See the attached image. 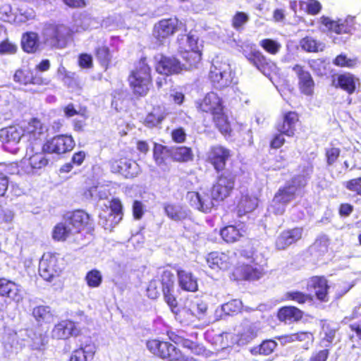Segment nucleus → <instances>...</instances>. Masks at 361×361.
Instances as JSON below:
<instances>
[{
	"label": "nucleus",
	"instance_id": "nucleus-1",
	"mask_svg": "<svg viewBox=\"0 0 361 361\" xmlns=\"http://www.w3.org/2000/svg\"><path fill=\"white\" fill-rule=\"evenodd\" d=\"M174 275L171 270L164 269L161 272L159 277L149 281L146 288V294L149 298L156 300L162 293L164 301L171 310L174 314H177L176 309L178 303L174 295Z\"/></svg>",
	"mask_w": 361,
	"mask_h": 361
},
{
	"label": "nucleus",
	"instance_id": "nucleus-2",
	"mask_svg": "<svg viewBox=\"0 0 361 361\" xmlns=\"http://www.w3.org/2000/svg\"><path fill=\"white\" fill-rule=\"evenodd\" d=\"M127 80L135 97H144L148 94L153 85V77L147 56H142L135 62Z\"/></svg>",
	"mask_w": 361,
	"mask_h": 361
},
{
	"label": "nucleus",
	"instance_id": "nucleus-3",
	"mask_svg": "<svg viewBox=\"0 0 361 361\" xmlns=\"http://www.w3.org/2000/svg\"><path fill=\"white\" fill-rule=\"evenodd\" d=\"M178 54L183 61L184 69L197 68L202 59V46L191 32L178 39Z\"/></svg>",
	"mask_w": 361,
	"mask_h": 361
},
{
	"label": "nucleus",
	"instance_id": "nucleus-4",
	"mask_svg": "<svg viewBox=\"0 0 361 361\" xmlns=\"http://www.w3.org/2000/svg\"><path fill=\"white\" fill-rule=\"evenodd\" d=\"M148 352L163 361H189V357L171 341L160 338H149L145 341Z\"/></svg>",
	"mask_w": 361,
	"mask_h": 361
},
{
	"label": "nucleus",
	"instance_id": "nucleus-5",
	"mask_svg": "<svg viewBox=\"0 0 361 361\" xmlns=\"http://www.w3.org/2000/svg\"><path fill=\"white\" fill-rule=\"evenodd\" d=\"M179 30V20L176 17L163 18L157 22L152 31V42L159 48L164 45L166 39Z\"/></svg>",
	"mask_w": 361,
	"mask_h": 361
},
{
	"label": "nucleus",
	"instance_id": "nucleus-6",
	"mask_svg": "<svg viewBox=\"0 0 361 361\" xmlns=\"http://www.w3.org/2000/svg\"><path fill=\"white\" fill-rule=\"evenodd\" d=\"M235 180L236 175L231 171H226L218 173L209 194L212 202L214 203V202L224 201L229 197L235 188Z\"/></svg>",
	"mask_w": 361,
	"mask_h": 361
},
{
	"label": "nucleus",
	"instance_id": "nucleus-7",
	"mask_svg": "<svg viewBox=\"0 0 361 361\" xmlns=\"http://www.w3.org/2000/svg\"><path fill=\"white\" fill-rule=\"evenodd\" d=\"M64 269L63 258L60 254L47 252L43 254L39 262V271L40 276L46 281H51L59 276Z\"/></svg>",
	"mask_w": 361,
	"mask_h": 361
},
{
	"label": "nucleus",
	"instance_id": "nucleus-8",
	"mask_svg": "<svg viewBox=\"0 0 361 361\" xmlns=\"http://www.w3.org/2000/svg\"><path fill=\"white\" fill-rule=\"evenodd\" d=\"M232 155V151L228 147L220 144L214 145L207 152L204 161L216 173H221L226 171L227 162Z\"/></svg>",
	"mask_w": 361,
	"mask_h": 361
},
{
	"label": "nucleus",
	"instance_id": "nucleus-9",
	"mask_svg": "<svg viewBox=\"0 0 361 361\" xmlns=\"http://www.w3.org/2000/svg\"><path fill=\"white\" fill-rule=\"evenodd\" d=\"M307 183L300 176H293L274 194L273 200L277 204L286 205L295 199L298 190L305 187Z\"/></svg>",
	"mask_w": 361,
	"mask_h": 361
},
{
	"label": "nucleus",
	"instance_id": "nucleus-10",
	"mask_svg": "<svg viewBox=\"0 0 361 361\" xmlns=\"http://www.w3.org/2000/svg\"><path fill=\"white\" fill-rule=\"evenodd\" d=\"M75 145V140L71 135L61 134L47 140L42 144V149L47 154H62L72 151Z\"/></svg>",
	"mask_w": 361,
	"mask_h": 361
},
{
	"label": "nucleus",
	"instance_id": "nucleus-11",
	"mask_svg": "<svg viewBox=\"0 0 361 361\" xmlns=\"http://www.w3.org/2000/svg\"><path fill=\"white\" fill-rule=\"evenodd\" d=\"M67 27L63 25L49 23L43 29L44 43L51 48L62 49L67 44Z\"/></svg>",
	"mask_w": 361,
	"mask_h": 361
},
{
	"label": "nucleus",
	"instance_id": "nucleus-12",
	"mask_svg": "<svg viewBox=\"0 0 361 361\" xmlns=\"http://www.w3.org/2000/svg\"><path fill=\"white\" fill-rule=\"evenodd\" d=\"M319 23L327 29L328 32L337 35H351L355 30V18L351 16L336 20L322 16L319 18Z\"/></svg>",
	"mask_w": 361,
	"mask_h": 361
},
{
	"label": "nucleus",
	"instance_id": "nucleus-13",
	"mask_svg": "<svg viewBox=\"0 0 361 361\" xmlns=\"http://www.w3.org/2000/svg\"><path fill=\"white\" fill-rule=\"evenodd\" d=\"M63 220H66V224L70 225L75 234L80 233L85 228H88L90 232L94 231V228L91 226L90 216L82 209H75L67 213L64 216Z\"/></svg>",
	"mask_w": 361,
	"mask_h": 361
},
{
	"label": "nucleus",
	"instance_id": "nucleus-14",
	"mask_svg": "<svg viewBox=\"0 0 361 361\" xmlns=\"http://www.w3.org/2000/svg\"><path fill=\"white\" fill-rule=\"evenodd\" d=\"M156 71L166 76L178 75L184 70V65L174 56L161 54L155 63Z\"/></svg>",
	"mask_w": 361,
	"mask_h": 361
},
{
	"label": "nucleus",
	"instance_id": "nucleus-15",
	"mask_svg": "<svg viewBox=\"0 0 361 361\" xmlns=\"http://www.w3.org/2000/svg\"><path fill=\"white\" fill-rule=\"evenodd\" d=\"M198 112L214 115L223 109H225L223 99L214 92H209L196 102Z\"/></svg>",
	"mask_w": 361,
	"mask_h": 361
},
{
	"label": "nucleus",
	"instance_id": "nucleus-16",
	"mask_svg": "<svg viewBox=\"0 0 361 361\" xmlns=\"http://www.w3.org/2000/svg\"><path fill=\"white\" fill-rule=\"evenodd\" d=\"M292 70L298 78V87L300 92L306 96H312L314 92L315 82L311 73L300 64H295Z\"/></svg>",
	"mask_w": 361,
	"mask_h": 361
},
{
	"label": "nucleus",
	"instance_id": "nucleus-17",
	"mask_svg": "<svg viewBox=\"0 0 361 361\" xmlns=\"http://www.w3.org/2000/svg\"><path fill=\"white\" fill-rule=\"evenodd\" d=\"M23 135L20 127L10 126L0 130V140L4 145L5 150L11 153H16L19 148L17 145Z\"/></svg>",
	"mask_w": 361,
	"mask_h": 361
},
{
	"label": "nucleus",
	"instance_id": "nucleus-18",
	"mask_svg": "<svg viewBox=\"0 0 361 361\" xmlns=\"http://www.w3.org/2000/svg\"><path fill=\"white\" fill-rule=\"evenodd\" d=\"M81 333L75 322L65 319L56 324L51 330V337L56 340H66L72 336H78Z\"/></svg>",
	"mask_w": 361,
	"mask_h": 361
},
{
	"label": "nucleus",
	"instance_id": "nucleus-19",
	"mask_svg": "<svg viewBox=\"0 0 361 361\" xmlns=\"http://www.w3.org/2000/svg\"><path fill=\"white\" fill-rule=\"evenodd\" d=\"M303 228L295 226L281 231L275 240V247L277 250H283L290 245L296 243L302 238Z\"/></svg>",
	"mask_w": 361,
	"mask_h": 361
},
{
	"label": "nucleus",
	"instance_id": "nucleus-20",
	"mask_svg": "<svg viewBox=\"0 0 361 361\" xmlns=\"http://www.w3.org/2000/svg\"><path fill=\"white\" fill-rule=\"evenodd\" d=\"M186 200L192 207L204 213L210 212L215 206L212 198H210L209 193L207 192L200 193L196 191H189L186 194Z\"/></svg>",
	"mask_w": 361,
	"mask_h": 361
},
{
	"label": "nucleus",
	"instance_id": "nucleus-21",
	"mask_svg": "<svg viewBox=\"0 0 361 361\" xmlns=\"http://www.w3.org/2000/svg\"><path fill=\"white\" fill-rule=\"evenodd\" d=\"M206 262L209 267L214 270H227L233 264L230 252L212 251L206 256Z\"/></svg>",
	"mask_w": 361,
	"mask_h": 361
},
{
	"label": "nucleus",
	"instance_id": "nucleus-22",
	"mask_svg": "<svg viewBox=\"0 0 361 361\" xmlns=\"http://www.w3.org/2000/svg\"><path fill=\"white\" fill-rule=\"evenodd\" d=\"M307 288L314 290V296L321 302H326L329 300V290L330 286L324 276H313L309 278Z\"/></svg>",
	"mask_w": 361,
	"mask_h": 361
},
{
	"label": "nucleus",
	"instance_id": "nucleus-23",
	"mask_svg": "<svg viewBox=\"0 0 361 361\" xmlns=\"http://www.w3.org/2000/svg\"><path fill=\"white\" fill-rule=\"evenodd\" d=\"M208 79L212 86L218 90L227 87L232 83L231 71L223 70L220 66L215 65L211 66Z\"/></svg>",
	"mask_w": 361,
	"mask_h": 361
},
{
	"label": "nucleus",
	"instance_id": "nucleus-24",
	"mask_svg": "<svg viewBox=\"0 0 361 361\" xmlns=\"http://www.w3.org/2000/svg\"><path fill=\"white\" fill-rule=\"evenodd\" d=\"M109 166L113 173L121 175L126 178L135 176L136 173L133 169L132 160L126 157L111 159L109 161Z\"/></svg>",
	"mask_w": 361,
	"mask_h": 361
},
{
	"label": "nucleus",
	"instance_id": "nucleus-25",
	"mask_svg": "<svg viewBox=\"0 0 361 361\" xmlns=\"http://www.w3.org/2000/svg\"><path fill=\"white\" fill-rule=\"evenodd\" d=\"M35 145H29L25 160L27 166L30 167L29 173H35L38 170L46 167L49 162V159L46 156V152L43 150L40 152H35Z\"/></svg>",
	"mask_w": 361,
	"mask_h": 361
},
{
	"label": "nucleus",
	"instance_id": "nucleus-26",
	"mask_svg": "<svg viewBox=\"0 0 361 361\" xmlns=\"http://www.w3.org/2000/svg\"><path fill=\"white\" fill-rule=\"evenodd\" d=\"M219 235L226 243H235L247 235V227L244 223L238 225L229 224L221 228Z\"/></svg>",
	"mask_w": 361,
	"mask_h": 361
},
{
	"label": "nucleus",
	"instance_id": "nucleus-27",
	"mask_svg": "<svg viewBox=\"0 0 361 361\" xmlns=\"http://www.w3.org/2000/svg\"><path fill=\"white\" fill-rule=\"evenodd\" d=\"M245 56L250 64L263 73L270 72L274 67L271 60L258 49L250 51Z\"/></svg>",
	"mask_w": 361,
	"mask_h": 361
},
{
	"label": "nucleus",
	"instance_id": "nucleus-28",
	"mask_svg": "<svg viewBox=\"0 0 361 361\" xmlns=\"http://www.w3.org/2000/svg\"><path fill=\"white\" fill-rule=\"evenodd\" d=\"M299 114L296 111H289L283 114L281 122L276 125V130L288 137H293L296 130L295 126L299 122Z\"/></svg>",
	"mask_w": 361,
	"mask_h": 361
},
{
	"label": "nucleus",
	"instance_id": "nucleus-29",
	"mask_svg": "<svg viewBox=\"0 0 361 361\" xmlns=\"http://www.w3.org/2000/svg\"><path fill=\"white\" fill-rule=\"evenodd\" d=\"M304 312L294 305L281 307L276 312V317L281 322L286 324L297 323L302 320Z\"/></svg>",
	"mask_w": 361,
	"mask_h": 361
},
{
	"label": "nucleus",
	"instance_id": "nucleus-30",
	"mask_svg": "<svg viewBox=\"0 0 361 361\" xmlns=\"http://www.w3.org/2000/svg\"><path fill=\"white\" fill-rule=\"evenodd\" d=\"M0 297L19 301L22 299L20 286L6 277H0Z\"/></svg>",
	"mask_w": 361,
	"mask_h": 361
},
{
	"label": "nucleus",
	"instance_id": "nucleus-31",
	"mask_svg": "<svg viewBox=\"0 0 361 361\" xmlns=\"http://www.w3.org/2000/svg\"><path fill=\"white\" fill-rule=\"evenodd\" d=\"M207 305L201 301L200 302L192 303L190 308H183L182 310H180L178 306H177L176 310L178 313L176 314V315L177 317L179 316L180 317H181V314L183 316H188L187 320L193 322L195 319L198 320L204 319L207 315ZM180 319L182 322L180 318Z\"/></svg>",
	"mask_w": 361,
	"mask_h": 361
},
{
	"label": "nucleus",
	"instance_id": "nucleus-32",
	"mask_svg": "<svg viewBox=\"0 0 361 361\" xmlns=\"http://www.w3.org/2000/svg\"><path fill=\"white\" fill-rule=\"evenodd\" d=\"M257 204L258 200L255 196L242 194L233 212L237 217H241L255 210Z\"/></svg>",
	"mask_w": 361,
	"mask_h": 361
},
{
	"label": "nucleus",
	"instance_id": "nucleus-33",
	"mask_svg": "<svg viewBox=\"0 0 361 361\" xmlns=\"http://www.w3.org/2000/svg\"><path fill=\"white\" fill-rule=\"evenodd\" d=\"M44 125L37 118H32L26 128V135L29 145L40 144L43 139Z\"/></svg>",
	"mask_w": 361,
	"mask_h": 361
},
{
	"label": "nucleus",
	"instance_id": "nucleus-34",
	"mask_svg": "<svg viewBox=\"0 0 361 361\" xmlns=\"http://www.w3.org/2000/svg\"><path fill=\"white\" fill-rule=\"evenodd\" d=\"M13 80L16 82L21 85H41L44 84V80L42 77L37 75L34 71L30 68H19L16 71Z\"/></svg>",
	"mask_w": 361,
	"mask_h": 361
},
{
	"label": "nucleus",
	"instance_id": "nucleus-35",
	"mask_svg": "<svg viewBox=\"0 0 361 361\" xmlns=\"http://www.w3.org/2000/svg\"><path fill=\"white\" fill-rule=\"evenodd\" d=\"M212 116V121L214 127L225 137H230L232 135V126L225 109H221Z\"/></svg>",
	"mask_w": 361,
	"mask_h": 361
},
{
	"label": "nucleus",
	"instance_id": "nucleus-36",
	"mask_svg": "<svg viewBox=\"0 0 361 361\" xmlns=\"http://www.w3.org/2000/svg\"><path fill=\"white\" fill-rule=\"evenodd\" d=\"M180 288L187 292L198 290L197 278L190 271L179 268L176 270Z\"/></svg>",
	"mask_w": 361,
	"mask_h": 361
},
{
	"label": "nucleus",
	"instance_id": "nucleus-37",
	"mask_svg": "<svg viewBox=\"0 0 361 361\" xmlns=\"http://www.w3.org/2000/svg\"><path fill=\"white\" fill-rule=\"evenodd\" d=\"M96 353V346L90 340L85 344L81 343L79 348L73 351L70 361H91Z\"/></svg>",
	"mask_w": 361,
	"mask_h": 361
},
{
	"label": "nucleus",
	"instance_id": "nucleus-38",
	"mask_svg": "<svg viewBox=\"0 0 361 361\" xmlns=\"http://www.w3.org/2000/svg\"><path fill=\"white\" fill-rule=\"evenodd\" d=\"M166 109L160 105L155 106L149 112L143 121V124L148 128H154L161 124L168 115Z\"/></svg>",
	"mask_w": 361,
	"mask_h": 361
},
{
	"label": "nucleus",
	"instance_id": "nucleus-39",
	"mask_svg": "<svg viewBox=\"0 0 361 361\" xmlns=\"http://www.w3.org/2000/svg\"><path fill=\"white\" fill-rule=\"evenodd\" d=\"M283 301L293 302L299 305H304L307 303H312L314 295L300 290H290L286 291L283 296Z\"/></svg>",
	"mask_w": 361,
	"mask_h": 361
},
{
	"label": "nucleus",
	"instance_id": "nucleus-40",
	"mask_svg": "<svg viewBox=\"0 0 361 361\" xmlns=\"http://www.w3.org/2000/svg\"><path fill=\"white\" fill-rule=\"evenodd\" d=\"M94 54L100 66L107 71L111 66L112 54L110 48L106 45H99L94 48Z\"/></svg>",
	"mask_w": 361,
	"mask_h": 361
},
{
	"label": "nucleus",
	"instance_id": "nucleus-41",
	"mask_svg": "<svg viewBox=\"0 0 361 361\" xmlns=\"http://www.w3.org/2000/svg\"><path fill=\"white\" fill-rule=\"evenodd\" d=\"M75 234L66 220L57 223L52 229L51 238L56 242H65L71 236Z\"/></svg>",
	"mask_w": 361,
	"mask_h": 361
},
{
	"label": "nucleus",
	"instance_id": "nucleus-42",
	"mask_svg": "<svg viewBox=\"0 0 361 361\" xmlns=\"http://www.w3.org/2000/svg\"><path fill=\"white\" fill-rule=\"evenodd\" d=\"M32 314L39 325L51 323L54 315L49 306L37 305L32 311Z\"/></svg>",
	"mask_w": 361,
	"mask_h": 361
},
{
	"label": "nucleus",
	"instance_id": "nucleus-43",
	"mask_svg": "<svg viewBox=\"0 0 361 361\" xmlns=\"http://www.w3.org/2000/svg\"><path fill=\"white\" fill-rule=\"evenodd\" d=\"M239 274L240 279L247 281L258 280L263 275V270L260 267H253L250 264H243L235 269Z\"/></svg>",
	"mask_w": 361,
	"mask_h": 361
},
{
	"label": "nucleus",
	"instance_id": "nucleus-44",
	"mask_svg": "<svg viewBox=\"0 0 361 361\" xmlns=\"http://www.w3.org/2000/svg\"><path fill=\"white\" fill-rule=\"evenodd\" d=\"M278 346L277 342L274 339H265L260 344L250 349V353L254 355L267 356L272 354Z\"/></svg>",
	"mask_w": 361,
	"mask_h": 361
},
{
	"label": "nucleus",
	"instance_id": "nucleus-45",
	"mask_svg": "<svg viewBox=\"0 0 361 361\" xmlns=\"http://www.w3.org/2000/svg\"><path fill=\"white\" fill-rule=\"evenodd\" d=\"M153 159L158 166L165 165L166 160L172 157V149L166 145L154 142L153 145Z\"/></svg>",
	"mask_w": 361,
	"mask_h": 361
},
{
	"label": "nucleus",
	"instance_id": "nucleus-46",
	"mask_svg": "<svg viewBox=\"0 0 361 361\" xmlns=\"http://www.w3.org/2000/svg\"><path fill=\"white\" fill-rule=\"evenodd\" d=\"M330 244V238L326 235L317 236L310 246L312 254L317 257L324 256L329 252Z\"/></svg>",
	"mask_w": 361,
	"mask_h": 361
},
{
	"label": "nucleus",
	"instance_id": "nucleus-47",
	"mask_svg": "<svg viewBox=\"0 0 361 361\" xmlns=\"http://www.w3.org/2000/svg\"><path fill=\"white\" fill-rule=\"evenodd\" d=\"M21 46L26 53H35L39 49L38 35L34 32H25L22 37Z\"/></svg>",
	"mask_w": 361,
	"mask_h": 361
},
{
	"label": "nucleus",
	"instance_id": "nucleus-48",
	"mask_svg": "<svg viewBox=\"0 0 361 361\" xmlns=\"http://www.w3.org/2000/svg\"><path fill=\"white\" fill-rule=\"evenodd\" d=\"M164 209L166 216L173 221H181L188 216L183 205L178 203H166Z\"/></svg>",
	"mask_w": 361,
	"mask_h": 361
},
{
	"label": "nucleus",
	"instance_id": "nucleus-49",
	"mask_svg": "<svg viewBox=\"0 0 361 361\" xmlns=\"http://www.w3.org/2000/svg\"><path fill=\"white\" fill-rule=\"evenodd\" d=\"M336 87H340L348 94H352L356 89L355 78L350 73H344L338 75L337 77Z\"/></svg>",
	"mask_w": 361,
	"mask_h": 361
},
{
	"label": "nucleus",
	"instance_id": "nucleus-50",
	"mask_svg": "<svg viewBox=\"0 0 361 361\" xmlns=\"http://www.w3.org/2000/svg\"><path fill=\"white\" fill-rule=\"evenodd\" d=\"M172 158L176 161L185 163L192 161L194 154L191 147L178 146L172 148Z\"/></svg>",
	"mask_w": 361,
	"mask_h": 361
},
{
	"label": "nucleus",
	"instance_id": "nucleus-51",
	"mask_svg": "<svg viewBox=\"0 0 361 361\" xmlns=\"http://www.w3.org/2000/svg\"><path fill=\"white\" fill-rule=\"evenodd\" d=\"M339 330V327L334 326L333 324L324 321L322 324V333L323 337L322 341L327 343L326 347H330L333 345L334 341L336 338V333Z\"/></svg>",
	"mask_w": 361,
	"mask_h": 361
},
{
	"label": "nucleus",
	"instance_id": "nucleus-52",
	"mask_svg": "<svg viewBox=\"0 0 361 361\" xmlns=\"http://www.w3.org/2000/svg\"><path fill=\"white\" fill-rule=\"evenodd\" d=\"M301 48L307 51L317 53L322 51L324 49V44L311 36H306L301 39L300 42Z\"/></svg>",
	"mask_w": 361,
	"mask_h": 361
},
{
	"label": "nucleus",
	"instance_id": "nucleus-53",
	"mask_svg": "<svg viewBox=\"0 0 361 361\" xmlns=\"http://www.w3.org/2000/svg\"><path fill=\"white\" fill-rule=\"evenodd\" d=\"M341 149L336 144L330 142L329 145L324 149V159L326 166L334 165L341 157Z\"/></svg>",
	"mask_w": 361,
	"mask_h": 361
},
{
	"label": "nucleus",
	"instance_id": "nucleus-54",
	"mask_svg": "<svg viewBox=\"0 0 361 361\" xmlns=\"http://www.w3.org/2000/svg\"><path fill=\"white\" fill-rule=\"evenodd\" d=\"M243 302L239 299H233L221 305L222 312L228 316H235L243 310Z\"/></svg>",
	"mask_w": 361,
	"mask_h": 361
},
{
	"label": "nucleus",
	"instance_id": "nucleus-55",
	"mask_svg": "<svg viewBox=\"0 0 361 361\" xmlns=\"http://www.w3.org/2000/svg\"><path fill=\"white\" fill-rule=\"evenodd\" d=\"M85 280L89 288H95L101 286L103 276L99 270L93 269L87 272Z\"/></svg>",
	"mask_w": 361,
	"mask_h": 361
},
{
	"label": "nucleus",
	"instance_id": "nucleus-56",
	"mask_svg": "<svg viewBox=\"0 0 361 361\" xmlns=\"http://www.w3.org/2000/svg\"><path fill=\"white\" fill-rule=\"evenodd\" d=\"M109 209L111 215L114 216V219L117 218L115 224L119 223L123 216V207L121 201L117 197H113L109 202Z\"/></svg>",
	"mask_w": 361,
	"mask_h": 361
},
{
	"label": "nucleus",
	"instance_id": "nucleus-57",
	"mask_svg": "<svg viewBox=\"0 0 361 361\" xmlns=\"http://www.w3.org/2000/svg\"><path fill=\"white\" fill-rule=\"evenodd\" d=\"M259 44L267 53L271 55L277 54L281 47L279 42L270 38L260 40Z\"/></svg>",
	"mask_w": 361,
	"mask_h": 361
},
{
	"label": "nucleus",
	"instance_id": "nucleus-58",
	"mask_svg": "<svg viewBox=\"0 0 361 361\" xmlns=\"http://www.w3.org/2000/svg\"><path fill=\"white\" fill-rule=\"evenodd\" d=\"M259 329L256 326H250L245 328L240 334L238 342L245 344L251 342L258 336Z\"/></svg>",
	"mask_w": 361,
	"mask_h": 361
},
{
	"label": "nucleus",
	"instance_id": "nucleus-59",
	"mask_svg": "<svg viewBox=\"0 0 361 361\" xmlns=\"http://www.w3.org/2000/svg\"><path fill=\"white\" fill-rule=\"evenodd\" d=\"M249 16L243 11L235 13L231 19V26L237 31H241L244 29V25L248 22Z\"/></svg>",
	"mask_w": 361,
	"mask_h": 361
},
{
	"label": "nucleus",
	"instance_id": "nucleus-60",
	"mask_svg": "<svg viewBox=\"0 0 361 361\" xmlns=\"http://www.w3.org/2000/svg\"><path fill=\"white\" fill-rule=\"evenodd\" d=\"M343 185L349 191L353 192L355 195L361 196V176L350 179L345 181Z\"/></svg>",
	"mask_w": 361,
	"mask_h": 361
},
{
	"label": "nucleus",
	"instance_id": "nucleus-61",
	"mask_svg": "<svg viewBox=\"0 0 361 361\" xmlns=\"http://www.w3.org/2000/svg\"><path fill=\"white\" fill-rule=\"evenodd\" d=\"M78 66L83 69H90L93 68V59L91 54L87 53H81L78 55Z\"/></svg>",
	"mask_w": 361,
	"mask_h": 361
},
{
	"label": "nucleus",
	"instance_id": "nucleus-62",
	"mask_svg": "<svg viewBox=\"0 0 361 361\" xmlns=\"http://www.w3.org/2000/svg\"><path fill=\"white\" fill-rule=\"evenodd\" d=\"M284 135H286L284 133L279 132H278V133L273 135L269 142L270 148L274 149L281 148L286 142Z\"/></svg>",
	"mask_w": 361,
	"mask_h": 361
},
{
	"label": "nucleus",
	"instance_id": "nucleus-63",
	"mask_svg": "<svg viewBox=\"0 0 361 361\" xmlns=\"http://www.w3.org/2000/svg\"><path fill=\"white\" fill-rule=\"evenodd\" d=\"M17 51V46L8 39H4L0 42V54H13Z\"/></svg>",
	"mask_w": 361,
	"mask_h": 361
},
{
	"label": "nucleus",
	"instance_id": "nucleus-64",
	"mask_svg": "<svg viewBox=\"0 0 361 361\" xmlns=\"http://www.w3.org/2000/svg\"><path fill=\"white\" fill-rule=\"evenodd\" d=\"M172 140L176 143H183L186 140V133L182 127L173 129L171 133Z\"/></svg>",
	"mask_w": 361,
	"mask_h": 361
}]
</instances>
